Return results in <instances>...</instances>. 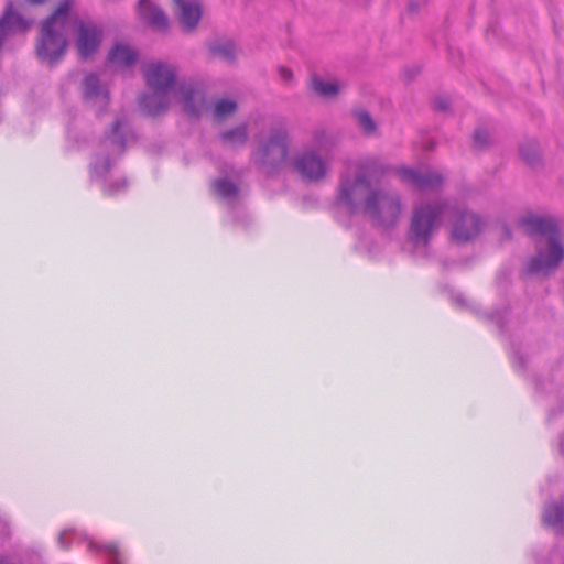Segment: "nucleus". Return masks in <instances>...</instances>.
<instances>
[{
	"instance_id": "nucleus-3",
	"label": "nucleus",
	"mask_w": 564,
	"mask_h": 564,
	"mask_svg": "<svg viewBox=\"0 0 564 564\" xmlns=\"http://www.w3.org/2000/svg\"><path fill=\"white\" fill-rule=\"evenodd\" d=\"M383 167L376 161L369 160L359 164L355 173H341L336 191V204L350 215H362L378 186L371 184V178Z\"/></svg>"
},
{
	"instance_id": "nucleus-14",
	"label": "nucleus",
	"mask_w": 564,
	"mask_h": 564,
	"mask_svg": "<svg viewBox=\"0 0 564 564\" xmlns=\"http://www.w3.org/2000/svg\"><path fill=\"white\" fill-rule=\"evenodd\" d=\"M102 33L94 23L82 22L78 26L77 50L82 58L94 55L101 43Z\"/></svg>"
},
{
	"instance_id": "nucleus-8",
	"label": "nucleus",
	"mask_w": 564,
	"mask_h": 564,
	"mask_svg": "<svg viewBox=\"0 0 564 564\" xmlns=\"http://www.w3.org/2000/svg\"><path fill=\"white\" fill-rule=\"evenodd\" d=\"M292 170L307 183H319L329 173L330 162L315 149H304L291 162Z\"/></svg>"
},
{
	"instance_id": "nucleus-16",
	"label": "nucleus",
	"mask_w": 564,
	"mask_h": 564,
	"mask_svg": "<svg viewBox=\"0 0 564 564\" xmlns=\"http://www.w3.org/2000/svg\"><path fill=\"white\" fill-rule=\"evenodd\" d=\"M139 106L150 117L162 115L169 108V91L152 90V93H144L139 96Z\"/></svg>"
},
{
	"instance_id": "nucleus-20",
	"label": "nucleus",
	"mask_w": 564,
	"mask_h": 564,
	"mask_svg": "<svg viewBox=\"0 0 564 564\" xmlns=\"http://www.w3.org/2000/svg\"><path fill=\"white\" fill-rule=\"evenodd\" d=\"M219 139L225 145L241 148L246 145L249 139L248 126L246 123H241L235 128L223 131L219 134Z\"/></svg>"
},
{
	"instance_id": "nucleus-12",
	"label": "nucleus",
	"mask_w": 564,
	"mask_h": 564,
	"mask_svg": "<svg viewBox=\"0 0 564 564\" xmlns=\"http://www.w3.org/2000/svg\"><path fill=\"white\" fill-rule=\"evenodd\" d=\"M129 122L126 117H117L110 129L105 133L102 145L111 155H120L127 147Z\"/></svg>"
},
{
	"instance_id": "nucleus-7",
	"label": "nucleus",
	"mask_w": 564,
	"mask_h": 564,
	"mask_svg": "<svg viewBox=\"0 0 564 564\" xmlns=\"http://www.w3.org/2000/svg\"><path fill=\"white\" fill-rule=\"evenodd\" d=\"M446 213L451 223V237L459 245L477 239L487 226V220L480 214L451 199Z\"/></svg>"
},
{
	"instance_id": "nucleus-15",
	"label": "nucleus",
	"mask_w": 564,
	"mask_h": 564,
	"mask_svg": "<svg viewBox=\"0 0 564 564\" xmlns=\"http://www.w3.org/2000/svg\"><path fill=\"white\" fill-rule=\"evenodd\" d=\"M138 14L143 23L150 28L165 32L169 29L170 22L164 10L156 3L150 0H139Z\"/></svg>"
},
{
	"instance_id": "nucleus-22",
	"label": "nucleus",
	"mask_w": 564,
	"mask_h": 564,
	"mask_svg": "<svg viewBox=\"0 0 564 564\" xmlns=\"http://www.w3.org/2000/svg\"><path fill=\"white\" fill-rule=\"evenodd\" d=\"M543 520L556 532H564V502H558L546 507L543 514Z\"/></svg>"
},
{
	"instance_id": "nucleus-5",
	"label": "nucleus",
	"mask_w": 564,
	"mask_h": 564,
	"mask_svg": "<svg viewBox=\"0 0 564 564\" xmlns=\"http://www.w3.org/2000/svg\"><path fill=\"white\" fill-rule=\"evenodd\" d=\"M449 207V199L440 198L421 203L413 208L408 239L416 249H426L442 216Z\"/></svg>"
},
{
	"instance_id": "nucleus-27",
	"label": "nucleus",
	"mask_w": 564,
	"mask_h": 564,
	"mask_svg": "<svg viewBox=\"0 0 564 564\" xmlns=\"http://www.w3.org/2000/svg\"><path fill=\"white\" fill-rule=\"evenodd\" d=\"M238 105L230 99H219L214 106V117L218 120L234 115L237 111Z\"/></svg>"
},
{
	"instance_id": "nucleus-1",
	"label": "nucleus",
	"mask_w": 564,
	"mask_h": 564,
	"mask_svg": "<svg viewBox=\"0 0 564 564\" xmlns=\"http://www.w3.org/2000/svg\"><path fill=\"white\" fill-rule=\"evenodd\" d=\"M519 226L530 237H539L535 256L527 262V273L550 274L564 260V239L553 217L529 215L520 218Z\"/></svg>"
},
{
	"instance_id": "nucleus-26",
	"label": "nucleus",
	"mask_w": 564,
	"mask_h": 564,
	"mask_svg": "<svg viewBox=\"0 0 564 564\" xmlns=\"http://www.w3.org/2000/svg\"><path fill=\"white\" fill-rule=\"evenodd\" d=\"M312 142L316 151H329L336 145V138L324 128L315 129L312 133Z\"/></svg>"
},
{
	"instance_id": "nucleus-18",
	"label": "nucleus",
	"mask_w": 564,
	"mask_h": 564,
	"mask_svg": "<svg viewBox=\"0 0 564 564\" xmlns=\"http://www.w3.org/2000/svg\"><path fill=\"white\" fill-rule=\"evenodd\" d=\"M138 52L130 46L117 44L108 53V62L115 67H128L135 63Z\"/></svg>"
},
{
	"instance_id": "nucleus-35",
	"label": "nucleus",
	"mask_w": 564,
	"mask_h": 564,
	"mask_svg": "<svg viewBox=\"0 0 564 564\" xmlns=\"http://www.w3.org/2000/svg\"><path fill=\"white\" fill-rule=\"evenodd\" d=\"M503 232H505V236H506L508 239H511V238H512L511 229H510L508 226H503Z\"/></svg>"
},
{
	"instance_id": "nucleus-11",
	"label": "nucleus",
	"mask_w": 564,
	"mask_h": 564,
	"mask_svg": "<svg viewBox=\"0 0 564 564\" xmlns=\"http://www.w3.org/2000/svg\"><path fill=\"white\" fill-rule=\"evenodd\" d=\"M147 85L152 90L172 89L176 83V70L172 65L163 62H153L142 67Z\"/></svg>"
},
{
	"instance_id": "nucleus-2",
	"label": "nucleus",
	"mask_w": 564,
	"mask_h": 564,
	"mask_svg": "<svg viewBox=\"0 0 564 564\" xmlns=\"http://www.w3.org/2000/svg\"><path fill=\"white\" fill-rule=\"evenodd\" d=\"M290 131L288 123L279 119L269 126L267 134L256 138L250 162L268 177H274L285 166L290 155Z\"/></svg>"
},
{
	"instance_id": "nucleus-30",
	"label": "nucleus",
	"mask_w": 564,
	"mask_h": 564,
	"mask_svg": "<svg viewBox=\"0 0 564 564\" xmlns=\"http://www.w3.org/2000/svg\"><path fill=\"white\" fill-rule=\"evenodd\" d=\"M474 145L484 149L489 144V133L486 129H476L473 135Z\"/></svg>"
},
{
	"instance_id": "nucleus-34",
	"label": "nucleus",
	"mask_w": 564,
	"mask_h": 564,
	"mask_svg": "<svg viewBox=\"0 0 564 564\" xmlns=\"http://www.w3.org/2000/svg\"><path fill=\"white\" fill-rule=\"evenodd\" d=\"M68 534V531L65 530L63 532H61V534L58 535V544L63 547V549H67L68 547V542L66 541V535Z\"/></svg>"
},
{
	"instance_id": "nucleus-9",
	"label": "nucleus",
	"mask_w": 564,
	"mask_h": 564,
	"mask_svg": "<svg viewBox=\"0 0 564 564\" xmlns=\"http://www.w3.org/2000/svg\"><path fill=\"white\" fill-rule=\"evenodd\" d=\"M398 174L404 183L420 191H440L444 185L443 174L429 166L401 167L398 170Z\"/></svg>"
},
{
	"instance_id": "nucleus-21",
	"label": "nucleus",
	"mask_w": 564,
	"mask_h": 564,
	"mask_svg": "<svg viewBox=\"0 0 564 564\" xmlns=\"http://www.w3.org/2000/svg\"><path fill=\"white\" fill-rule=\"evenodd\" d=\"M308 86L312 91L323 98H333L339 94L337 83L326 82L318 75H314L310 78Z\"/></svg>"
},
{
	"instance_id": "nucleus-10",
	"label": "nucleus",
	"mask_w": 564,
	"mask_h": 564,
	"mask_svg": "<svg viewBox=\"0 0 564 564\" xmlns=\"http://www.w3.org/2000/svg\"><path fill=\"white\" fill-rule=\"evenodd\" d=\"M82 93L84 101L94 108L98 116L105 112L110 104V93L98 75L87 73L82 80Z\"/></svg>"
},
{
	"instance_id": "nucleus-19",
	"label": "nucleus",
	"mask_w": 564,
	"mask_h": 564,
	"mask_svg": "<svg viewBox=\"0 0 564 564\" xmlns=\"http://www.w3.org/2000/svg\"><path fill=\"white\" fill-rule=\"evenodd\" d=\"M356 127L361 131L365 137H373L378 132V123L372 115L364 108H356L351 110Z\"/></svg>"
},
{
	"instance_id": "nucleus-32",
	"label": "nucleus",
	"mask_w": 564,
	"mask_h": 564,
	"mask_svg": "<svg viewBox=\"0 0 564 564\" xmlns=\"http://www.w3.org/2000/svg\"><path fill=\"white\" fill-rule=\"evenodd\" d=\"M434 108L437 110V111H447L451 107V100L447 96H436L434 98Z\"/></svg>"
},
{
	"instance_id": "nucleus-13",
	"label": "nucleus",
	"mask_w": 564,
	"mask_h": 564,
	"mask_svg": "<svg viewBox=\"0 0 564 564\" xmlns=\"http://www.w3.org/2000/svg\"><path fill=\"white\" fill-rule=\"evenodd\" d=\"M174 12L184 33L196 30L202 20L203 9L196 0H173Z\"/></svg>"
},
{
	"instance_id": "nucleus-6",
	"label": "nucleus",
	"mask_w": 564,
	"mask_h": 564,
	"mask_svg": "<svg viewBox=\"0 0 564 564\" xmlns=\"http://www.w3.org/2000/svg\"><path fill=\"white\" fill-rule=\"evenodd\" d=\"M403 210L399 193L378 186L362 215L368 217L375 227L391 230L400 223Z\"/></svg>"
},
{
	"instance_id": "nucleus-33",
	"label": "nucleus",
	"mask_w": 564,
	"mask_h": 564,
	"mask_svg": "<svg viewBox=\"0 0 564 564\" xmlns=\"http://www.w3.org/2000/svg\"><path fill=\"white\" fill-rule=\"evenodd\" d=\"M279 74H280V77L286 83H289L293 79V72L290 68H286L284 66L279 67Z\"/></svg>"
},
{
	"instance_id": "nucleus-31",
	"label": "nucleus",
	"mask_w": 564,
	"mask_h": 564,
	"mask_svg": "<svg viewBox=\"0 0 564 564\" xmlns=\"http://www.w3.org/2000/svg\"><path fill=\"white\" fill-rule=\"evenodd\" d=\"M126 180L117 181L112 184L105 185L104 192L106 195H115L126 188Z\"/></svg>"
},
{
	"instance_id": "nucleus-28",
	"label": "nucleus",
	"mask_w": 564,
	"mask_h": 564,
	"mask_svg": "<svg viewBox=\"0 0 564 564\" xmlns=\"http://www.w3.org/2000/svg\"><path fill=\"white\" fill-rule=\"evenodd\" d=\"M89 547L91 550H102L104 552H106L108 556V564H121L120 552L116 543L97 545L94 542H89Z\"/></svg>"
},
{
	"instance_id": "nucleus-23",
	"label": "nucleus",
	"mask_w": 564,
	"mask_h": 564,
	"mask_svg": "<svg viewBox=\"0 0 564 564\" xmlns=\"http://www.w3.org/2000/svg\"><path fill=\"white\" fill-rule=\"evenodd\" d=\"M521 159L531 167H536L541 164V149L535 140H529L520 144L519 148Z\"/></svg>"
},
{
	"instance_id": "nucleus-24",
	"label": "nucleus",
	"mask_w": 564,
	"mask_h": 564,
	"mask_svg": "<svg viewBox=\"0 0 564 564\" xmlns=\"http://www.w3.org/2000/svg\"><path fill=\"white\" fill-rule=\"evenodd\" d=\"M209 51L214 56L228 63H234L236 59V45L231 40H217L210 43Z\"/></svg>"
},
{
	"instance_id": "nucleus-36",
	"label": "nucleus",
	"mask_w": 564,
	"mask_h": 564,
	"mask_svg": "<svg viewBox=\"0 0 564 564\" xmlns=\"http://www.w3.org/2000/svg\"><path fill=\"white\" fill-rule=\"evenodd\" d=\"M455 300H456L457 302H460V301H462L459 296H456V297H455Z\"/></svg>"
},
{
	"instance_id": "nucleus-17",
	"label": "nucleus",
	"mask_w": 564,
	"mask_h": 564,
	"mask_svg": "<svg viewBox=\"0 0 564 564\" xmlns=\"http://www.w3.org/2000/svg\"><path fill=\"white\" fill-rule=\"evenodd\" d=\"M180 100L185 111L193 117H198L205 102L202 90L192 85H183L180 88Z\"/></svg>"
},
{
	"instance_id": "nucleus-29",
	"label": "nucleus",
	"mask_w": 564,
	"mask_h": 564,
	"mask_svg": "<svg viewBox=\"0 0 564 564\" xmlns=\"http://www.w3.org/2000/svg\"><path fill=\"white\" fill-rule=\"evenodd\" d=\"M111 169L109 156L104 158L100 162L94 161L91 163V174L96 176H105Z\"/></svg>"
},
{
	"instance_id": "nucleus-4",
	"label": "nucleus",
	"mask_w": 564,
	"mask_h": 564,
	"mask_svg": "<svg viewBox=\"0 0 564 564\" xmlns=\"http://www.w3.org/2000/svg\"><path fill=\"white\" fill-rule=\"evenodd\" d=\"M72 4V0H61L53 13L43 21L35 47L41 63L54 66L65 55L68 46L65 29Z\"/></svg>"
},
{
	"instance_id": "nucleus-25",
	"label": "nucleus",
	"mask_w": 564,
	"mask_h": 564,
	"mask_svg": "<svg viewBox=\"0 0 564 564\" xmlns=\"http://www.w3.org/2000/svg\"><path fill=\"white\" fill-rule=\"evenodd\" d=\"M213 189L223 199L231 200L237 198L239 187L229 178H217L213 182Z\"/></svg>"
}]
</instances>
